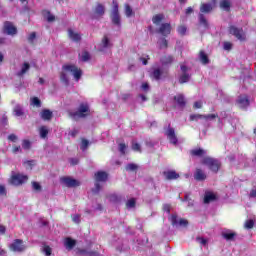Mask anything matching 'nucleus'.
Returning a JSON list of instances; mask_svg holds the SVG:
<instances>
[{
	"instance_id": "1",
	"label": "nucleus",
	"mask_w": 256,
	"mask_h": 256,
	"mask_svg": "<svg viewBox=\"0 0 256 256\" xmlns=\"http://www.w3.org/2000/svg\"><path fill=\"white\" fill-rule=\"evenodd\" d=\"M62 69L63 71L60 74V80L65 85H69V75H72L75 81H79L83 75L81 68L77 67L75 64H66Z\"/></svg>"
},
{
	"instance_id": "2",
	"label": "nucleus",
	"mask_w": 256,
	"mask_h": 256,
	"mask_svg": "<svg viewBox=\"0 0 256 256\" xmlns=\"http://www.w3.org/2000/svg\"><path fill=\"white\" fill-rule=\"evenodd\" d=\"M91 110L89 109V104L82 103L80 104L78 111L76 112H69V117L72 119H83V117H87L90 115Z\"/></svg>"
},
{
	"instance_id": "3",
	"label": "nucleus",
	"mask_w": 256,
	"mask_h": 256,
	"mask_svg": "<svg viewBox=\"0 0 256 256\" xmlns=\"http://www.w3.org/2000/svg\"><path fill=\"white\" fill-rule=\"evenodd\" d=\"M110 19L113 25H116V27H121V16L119 15V4H117V1L115 0H113L112 2V11H111Z\"/></svg>"
},
{
	"instance_id": "4",
	"label": "nucleus",
	"mask_w": 256,
	"mask_h": 256,
	"mask_svg": "<svg viewBox=\"0 0 256 256\" xmlns=\"http://www.w3.org/2000/svg\"><path fill=\"white\" fill-rule=\"evenodd\" d=\"M203 165H206L210 170H212L214 173H217L219 171V167H221V163L219 160L211 158V157H205L202 160Z\"/></svg>"
},
{
	"instance_id": "5",
	"label": "nucleus",
	"mask_w": 256,
	"mask_h": 256,
	"mask_svg": "<svg viewBox=\"0 0 256 256\" xmlns=\"http://www.w3.org/2000/svg\"><path fill=\"white\" fill-rule=\"evenodd\" d=\"M107 173L106 172H103V171H98L96 174H95V189L93 190L94 193H99V191L101 190V184L99 183H105V181H107Z\"/></svg>"
},
{
	"instance_id": "6",
	"label": "nucleus",
	"mask_w": 256,
	"mask_h": 256,
	"mask_svg": "<svg viewBox=\"0 0 256 256\" xmlns=\"http://www.w3.org/2000/svg\"><path fill=\"white\" fill-rule=\"evenodd\" d=\"M28 180H29V177H27V175H23L20 173L12 174L10 183L15 187H19V185H23V183H27Z\"/></svg>"
},
{
	"instance_id": "7",
	"label": "nucleus",
	"mask_w": 256,
	"mask_h": 256,
	"mask_svg": "<svg viewBox=\"0 0 256 256\" xmlns=\"http://www.w3.org/2000/svg\"><path fill=\"white\" fill-rule=\"evenodd\" d=\"M230 35H233L238 39V41H245L247 39V36L245 35V31H243V28H237L236 26H230L229 28Z\"/></svg>"
},
{
	"instance_id": "8",
	"label": "nucleus",
	"mask_w": 256,
	"mask_h": 256,
	"mask_svg": "<svg viewBox=\"0 0 256 256\" xmlns=\"http://www.w3.org/2000/svg\"><path fill=\"white\" fill-rule=\"evenodd\" d=\"M181 75L179 77V83H189V79H191V74L189 73V67L185 66V64H181Z\"/></svg>"
},
{
	"instance_id": "9",
	"label": "nucleus",
	"mask_w": 256,
	"mask_h": 256,
	"mask_svg": "<svg viewBox=\"0 0 256 256\" xmlns=\"http://www.w3.org/2000/svg\"><path fill=\"white\" fill-rule=\"evenodd\" d=\"M11 251H14V253H21V251H25L27 249V246L23 244V240L16 239L14 242L10 245Z\"/></svg>"
},
{
	"instance_id": "10",
	"label": "nucleus",
	"mask_w": 256,
	"mask_h": 256,
	"mask_svg": "<svg viewBox=\"0 0 256 256\" xmlns=\"http://www.w3.org/2000/svg\"><path fill=\"white\" fill-rule=\"evenodd\" d=\"M3 31L6 35H11L12 37L17 35V27L12 22H5Z\"/></svg>"
},
{
	"instance_id": "11",
	"label": "nucleus",
	"mask_w": 256,
	"mask_h": 256,
	"mask_svg": "<svg viewBox=\"0 0 256 256\" xmlns=\"http://www.w3.org/2000/svg\"><path fill=\"white\" fill-rule=\"evenodd\" d=\"M60 181L65 187H79L80 185L79 181L68 176L62 177Z\"/></svg>"
},
{
	"instance_id": "12",
	"label": "nucleus",
	"mask_w": 256,
	"mask_h": 256,
	"mask_svg": "<svg viewBox=\"0 0 256 256\" xmlns=\"http://www.w3.org/2000/svg\"><path fill=\"white\" fill-rule=\"evenodd\" d=\"M165 135L172 145H177L178 139L177 135L175 134V129L168 127L165 131Z\"/></svg>"
},
{
	"instance_id": "13",
	"label": "nucleus",
	"mask_w": 256,
	"mask_h": 256,
	"mask_svg": "<svg viewBox=\"0 0 256 256\" xmlns=\"http://www.w3.org/2000/svg\"><path fill=\"white\" fill-rule=\"evenodd\" d=\"M236 105L240 109H247L249 107V98H247V95H240L236 100Z\"/></svg>"
},
{
	"instance_id": "14",
	"label": "nucleus",
	"mask_w": 256,
	"mask_h": 256,
	"mask_svg": "<svg viewBox=\"0 0 256 256\" xmlns=\"http://www.w3.org/2000/svg\"><path fill=\"white\" fill-rule=\"evenodd\" d=\"M170 221L174 227H187V220L177 218V215H172Z\"/></svg>"
},
{
	"instance_id": "15",
	"label": "nucleus",
	"mask_w": 256,
	"mask_h": 256,
	"mask_svg": "<svg viewBox=\"0 0 256 256\" xmlns=\"http://www.w3.org/2000/svg\"><path fill=\"white\" fill-rule=\"evenodd\" d=\"M111 40H109V37L104 36L102 38L101 43L98 46L99 51L105 52L107 49H111Z\"/></svg>"
},
{
	"instance_id": "16",
	"label": "nucleus",
	"mask_w": 256,
	"mask_h": 256,
	"mask_svg": "<svg viewBox=\"0 0 256 256\" xmlns=\"http://www.w3.org/2000/svg\"><path fill=\"white\" fill-rule=\"evenodd\" d=\"M158 33H160L164 37H167V35H170L171 34V24H169V23L161 24L158 29Z\"/></svg>"
},
{
	"instance_id": "17",
	"label": "nucleus",
	"mask_w": 256,
	"mask_h": 256,
	"mask_svg": "<svg viewBox=\"0 0 256 256\" xmlns=\"http://www.w3.org/2000/svg\"><path fill=\"white\" fill-rule=\"evenodd\" d=\"M68 37L75 43H79V41H81V34L73 29H68Z\"/></svg>"
},
{
	"instance_id": "18",
	"label": "nucleus",
	"mask_w": 256,
	"mask_h": 256,
	"mask_svg": "<svg viewBox=\"0 0 256 256\" xmlns=\"http://www.w3.org/2000/svg\"><path fill=\"white\" fill-rule=\"evenodd\" d=\"M40 117L43 121H51L53 119V112L49 109H44L40 112Z\"/></svg>"
},
{
	"instance_id": "19",
	"label": "nucleus",
	"mask_w": 256,
	"mask_h": 256,
	"mask_svg": "<svg viewBox=\"0 0 256 256\" xmlns=\"http://www.w3.org/2000/svg\"><path fill=\"white\" fill-rule=\"evenodd\" d=\"M75 245H77V241H75L73 238L68 237L64 239V247L67 249V251H71Z\"/></svg>"
},
{
	"instance_id": "20",
	"label": "nucleus",
	"mask_w": 256,
	"mask_h": 256,
	"mask_svg": "<svg viewBox=\"0 0 256 256\" xmlns=\"http://www.w3.org/2000/svg\"><path fill=\"white\" fill-rule=\"evenodd\" d=\"M194 179L196 181H205L207 179V175L205 174V172L201 169H196L195 173H194Z\"/></svg>"
},
{
	"instance_id": "21",
	"label": "nucleus",
	"mask_w": 256,
	"mask_h": 256,
	"mask_svg": "<svg viewBox=\"0 0 256 256\" xmlns=\"http://www.w3.org/2000/svg\"><path fill=\"white\" fill-rule=\"evenodd\" d=\"M95 17H103L105 15V6L103 4H97L94 9Z\"/></svg>"
},
{
	"instance_id": "22",
	"label": "nucleus",
	"mask_w": 256,
	"mask_h": 256,
	"mask_svg": "<svg viewBox=\"0 0 256 256\" xmlns=\"http://www.w3.org/2000/svg\"><path fill=\"white\" fill-rule=\"evenodd\" d=\"M175 103L178 105V107H184L185 106V96L183 94H177L174 97Z\"/></svg>"
},
{
	"instance_id": "23",
	"label": "nucleus",
	"mask_w": 256,
	"mask_h": 256,
	"mask_svg": "<svg viewBox=\"0 0 256 256\" xmlns=\"http://www.w3.org/2000/svg\"><path fill=\"white\" fill-rule=\"evenodd\" d=\"M236 235L237 234L231 230H227L222 233V236L224 239H226V241H233Z\"/></svg>"
},
{
	"instance_id": "24",
	"label": "nucleus",
	"mask_w": 256,
	"mask_h": 256,
	"mask_svg": "<svg viewBox=\"0 0 256 256\" xmlns=\"http://www.w3.org/2000/svg\"><path fill=\"white\" fill-rule=\"evenodd\" d=\"M164 177L168 181H171L173 179H179V175L175 171H166V172H164Z\"/></svg>"
},
{
	"instance_id": "25",
	"label": "nucleus",
	"mask_w": 256,
	"mask_h": 256,
	"mask_svg": "<svg viewBox=\"0 0 256 256\" xmlns=\"http://www.w3.org/2000/svg\"><path fill=\"white\" fill-rule=\"evenodd\" d=\"M217 199V196L213 192H206L204 195V203H211Z\"/></svg>"
},
{
	"instance_id": "26",
	"label": "nucleus",
	"mask_w": 256,
	"mask_h": 256,
	"mask_svg": "<svg viewBox=\"0 0 256 256\" xmlns=\"http://www.w3.org/2000/svg\"><path fill=\"white\" fill-rule=\"evenodd\" d=\"M30 68H31V66L29 65V63L25 62L21 66V70L17 72V76L18 77H23V75H25V73H27V71H29Z\"/></svg>"
},
{
	"instance_id": "27",
	"label": "nucleus",
	"mask_w": 256,
	"mask_h": 256,
	"mask_svg": "<svg viewBox=\"0 0 256 256\" xmlns=\"http://www.w3.org/2000/svg\"><path fill=\"white\" fill-rule=\"evenodd\" d=\"M39 135L41 139H46L47 135H49V128L47 126H41L39 128Z\"/></svg>"
},
{
	"instance_id": "28",
	"label": "nucleus",
	"mask_w": 256,
	"mask_h": 256,
	"mask_svg": "<svg viewBox=\"0 0 256 256\" xmlns=\"http://www.w3.org/2000/svg\"><path fill=\"white\" fill-rule=\"evenodd\" d=\"M163 19H165V16L163 14H156L152 18V23H154V25H161Z\"/></svg>"
},
{
	"instance_id": "29",
	"label": "nucleus",
	"mask_w": 256,
	"mask_h": 256,
	"mask_svg": "<svg viewBox=\"0 0 256 256\" xmlns=\"http://www.w3.org/2000/svg\"><path fill=\"white\" fill-rule=\"evenodd\" d=\"M192 155H194L195 157H205V155H207V151L199 148V149H194L191 151Z\"/></svg>"
},
{
	"instance_id": "30",
	"label": "nucleus",
	"mask_w": 256,
	"mask_h": 256,
	"mask_svg": "<svg viewBox=\"0 0 256 256\" xmlns=\"http://www.w3.org/2000/svg\"><path fill=\"white\" fill-rule=\"evenodd\" d=\"M199 23L200 25H202V27H204V29H209V22L205 18V15L203 14L199 15Z\"/></svg>"
},
{
	"instance_id": "31",
	"label": "nucleus",
	"mask_w": 256,
	"mask_h": 256,
	"mask_svg": "<svg viewBox=\"0 0 256 256\" xmlns=\"http://www.w3.org/2000/svg\"><path fill=\"white\" fill-rule=\"evenodd\" d=\"M43 16L49 23L55 21V15L51 14V12L47 10L43 12Z\"/></svg>"
},
{
	"instance_id": "32",
	"label": "nucleus",
	"mask_w": 256,
	"mask_h": 256,
	"mask_svg": "<svg viewBox=\"0 0 256 256\" xmlns=\"http://www.w3.org/2000/svg\"><path fill=\"white\" fill-rule=\"evenodd\" d=\"M220 7L224 11H229V9H231V2H229V0H222L220 2Z\"/></svg>"
},
{
	"instance_id": "33",
	"label": "nucleus",
	"mask_w": 256,
	"mask_h": 256,
	"mask_svg": "<svg viewBox=\"0 0 256 256\" xmlns=\"http://www.w3.org/2000/svg\"><path fill=\"white\" fill-rule=\"evenodd\" d=\"M213 10V6L211 4H202L200 7L201 13H210Z\"/></svg>"
},
{
	"instance_id": "34",
	"label": "nucleus",
	"mask_w": 256,
	"mask_h": 256,
	"mask_svg": "<svg viewBox=\"0 0 256 256\" xmlns=\"http://www.w3.org/2000/svg\"><path fill=\"white\" fill-rule=\"evenodd\" d=\"M199 57L203 65H207V63H209V57H207V54H205V52L201 51Z\"/></svg>"
},
{
	"instance_id": "35",
	"label": "nucleus",
	"mask_w": 256,
	"mask_h": 256,
	"mask_svg": "<svg viewBox=\"0 0 256 256\" xmlns=\"http://www.w3.org/2000/svg\"><path fill=\"white\" fill-rule=\"evenodd\" d=\"M196 241L197 243H199V245H201V247H207V245L209 244V240L203 237H197Z\"/></svg>"
},
{
	"instance_id": "36",
	"label": "nucleus",
	"mask_w": 256,
	"mask_h": 256,
	"mask_svg": "<svg viewBox=\"0 0 256 256\" xmlns=\"http://www.w3.org/2000/svg\"><path fill=\"white\" fill-rule=\"evenodd\" d=\"M79 58L82 61H89V59H91V55H89V52L83 51L82 53L79 54Z\"/></svg>"
},
{
	"instance_id": "37",
	"label": "nucleus",
	"mask_w": 256,
	"mask_h": 256,
	"mask_svg": "<svg viewBox=\"0 0 256 256\" xmlns=\"http://www.w3.org/2000/svg\"><path fill=\"white\" fill-rule=\"evenodd\" d=\"M125 15L126 17H133V9L129 4H125Z\"/></svg>"
},
{
	"instance_id": "38",
	"label": "nucleus",
	"mask_w": 256,
	"mask_h": 256,
	"mask_svg": "<svg viewBox=\"0 0 256 256\" xmlns=\"http://www.w3.org/2000/svg\"><path fill=\"white\" fill-rule=\"evenodd\" d=\"M158 45H159L160 49H167V45H168L167 39L161 38L158 41Z\"/></svg>"
},
{
	"instance_id": "39",
	"label": "nucleus",
	"mask_w": 256,
	"mask_h": 256,
	"mask_svg": "<svg viewBox=\"0 0 256 256\" xmlns=\"http://www.w3.org/2000/svg\"><path fill=\"white\" fill-rule=\"evenodd\" d=\"M162 64L163 65H169V63H173V57L172 56H165L162 58Z\"/></svg>"
},
{
	"instance_id": "40",
	"label": "nucleus",
	"mask_w": 256,
	"mask_h": 256,
	"mask_svg": "<svg viewBox=\"0 0 256 256\" xmlns=\"http://www.w3.org/2000/svg\"><path fill=\"white\" fill-rule=\"evenodd\" d=\"M87 147H89V140H87V139H82L80 149H81L82 151H87Z\"/></svg>"
},
{
	"instance_id": "41",
	"label": "nucleus",
	"mask_w": 256,
	"mask_h": 256,
	"mask_svg": "<svg viewBox=\"0 0 256 256\" xmlns=\"http://www.w3.org/2000/svg\"><path fill=\"white\" fill-rule=\"evenodd\" d=\"M14 113H15L16 117L23 116V108H21V106H16L14 108Z\"/></svg>"
},
{
	"instance_id": "42",
	"label": "nucleus",
	"mask_w": 256,
	"mask_h": 256,
	"mask_svg": "<svg viewBox=\"0 0 256 256\" xmlns=\"http://www.w3.org/2000/svg\"><path fill=\"white\" fill-rule=\"evenodd\" d=\"M31 105L34 107H41V100H39L37 97H34L31 99Z\"/></svg>"
},
{
	"instance_id": "43",
	"label": "nucleus",
	"mask_w": 256,
	"mask_h": 256,
	"mask_svg": "<svg viewBox=\"0 0 256 256\" xmlns=\"http://www.w3.org/2000/svg\"><path fill=\"white\" fill-rule=\"evenodd\" d=\"M202 117L205 119V121H213V119H217L216 114L202 115Z\"/></svg>"
},
{
	"instance_id": "44",
	"label": "nucleus",
	"mask_w": 256,
	"mask_h": 256,
	"mask_svg": "<svg viewBox=\"0 0 256 256\" xmlns=\"http://www.w3.org/2000/svg\"><path fill=\"white\" fill-rule=\"evenodd\" d=\"M32 189L39 193L41 191V184L39 182H32Z\"/></svg>"
},
{
	"instance_id": "45",
	"label": "nucleus",
	"mask_w": 256,
	"mask_h": 256,
	"mask_svg": "<svg viewBox=\"0 0 256 256\" xmlns=\"http://www.w3.org/2000/svg\"><path fill=\"white\" fill-rule=\"evenodd\" d=\"M52 252H53V249H51V247L47 245L43 247V253H45L46 256H51Z\"/></svg>"
},
{
	"instance_id": "46",
	"label": "nucleus",
	"mask_w": 256,
	"mask_h": 256,
	"mask_svg": "<svg viewBox=\"0 0 256 256\" xmlns=\"http://www.w3.org/2000/svg\"><path fill=\"white\" fill-rule=\"evenodd\" d=\"M199 119H203V115L201 114L190 115V121H199Z\"/></svg>"
},
{
	"instance_id": "47",
	"label": "nucleus",
	"mask_w": 256,
	"mask_h": 256,
	"mask_svg": "<svg viewBox=\"0 0 256 256\" xmlns=\"http://www.w3.org/2000/svg\"><path fill=\"white\" fill-rule=\"evenodd\" d=\"M152 77L156 80L161 79V70L159 69L154 70Z\"/></svg>"
},
{
	"instance_id": "48",
	"label": "nucleus",
	"mask_w": 256,
	"mask_h": 256,
	"mask_svg": "<svg viewBox=\"0 0 256 256\" xmlns=\"http://www.w3.org/2000/svg\"><path fill=\"white\" fill-rule=\"evenodd\" d=\"M72 221L76 224L81 223V215L79 214H74L72 215Z\"/></svg>"
},
{
	"instance_id": "49",
	"label": "nucleus",
	"mask_w": 256,
	"mask_h": 256,
	"mask_svg": "<svg viewBox=\"0 0 256 256\" xmlns=\"http://www.w3.org/2000/svg\"><path fill=\"white\" fill-rule=\"evenodd\" d=\"M126 206L128 209H133V207H135V199L132 198V199L128 200L126 203Z\"/></svg>"
},
{
	"instance_id": "50",
	"label": "nucleus",
	"mask_w": 256,
	"mask_h": 256,
	"mask_svg": "<svg viewBox=\"0 0 256 256\" xmlns=\"http://www.w3.org/2000/svg\"><path fill=\"white\" fill-rule=\"evenodd\" d=\"M255 225V222H253V220H247L245 222V228L246 229H253V226Z\"/></svg>"
},
{
	"instance_id": "51",
	"label": "nucleus",
	"mask_w": 256,
	"mask_h": 256,
	"mask_svg": "<svg viewBox=\"0 0 256 256\" xmlns=\"http://www.w3.org/2000/svg\"><path fill=\"white\" fill-rule=\"evenodd\" d=\"M22 147L24 149H31V142L29 140H23L22 141Z\"/></svg>"
},
{
	"instance_id": "52",
	"label": "nucleus",
	"mask_w": 256,
	"mask_h": 256,
	"mask_svg": "<svg viewBox=\"0 0 256 256\" xmlns=\"http://www.w3.org/2000/svg\"><path fill=\"white\" fill-rule=\"evenodd\" d=\"M126 171H137V165L136 164H128L126 166Z\"/></svg>"
},
{
	"instance_id": "53",
	"label": "nucleus",
	"mask_w": 256,
	"mask_h": 256,
	"mask_svg": "<svg viewBox=\"0 0 256 256\" xmlns=\"http://www.w3.org/2000/svg\"><path fill=\"white\" fill-rule=\"evenodd\" d=\"M178 33L179 35H185V33H187V27L185 26L178 27Z\"/></svg>"
},
{
	"instance_id": "54",
	"label": "nucleus",
	"mask_w": 256,
	"mask_h": 256,
	"mask_svg": "<svg viewBox=\"0 0 256 256\" xmlns=\"http://www.w3.org/2000/svg\"><path fill=\"white\" fill-rule=\"evenodd\" d=\"M232 47H233V44H231V42H224L225 51H231Z\"/></svg>"
},
{
	"instance_id": "55",
	"label": "nucleus",
	"mask_w": 256,
	"mask_h": 256,
	"mask_svg": "<svg viewBox=\"0 0 256 256\" xmlns=\"http://www.w3.org/2000/svg\"><path fill=\"white\" fill-rule=\"evenodd\" d=\"M125 149H127V146L124 143L119 144V151L122 155H125Z\"/></svg>"
},
{
	"instance_id": "56",
	"label": "nucleus",
	"mask_w": 256,
	"mask_h": 256,
	"mask_svg": "<svg viewBox=\"0 0 256 256\" xmlns=\"http://www.w3.org/2000/svg\"><path fill=\"white\" fill-rule=\"evenodd\" d=\"M132 149H133V151L141 152V145H139L138 143H133Z\"/></svg>"
},
{
	"instance_id": "57",
	"label": "nucleus",
	"mask_w": 256,
	"mask_h": 256,
	"mask_svg": "<svg viewBox=\"0 0 256 256\" xmlns=\"http://www.w3.org/2000/svg\"><path fill=\"white\" fill-rule=\"evenodd\" d=\"M140 61H142L143 65H147V61H149V56L143 55L142 57H140Z\"/></svg>"
},
{
	"instance_id": "58",
	"label": "nucleus",
	"mask_w": 256,
	"mask_h": 256,
	"mask_svg": "<svg viewBox=\"0 0 256 256\" xmlns=\"http://www.w3.org/2000/svg\"><path fill=\"white\" fill-rule=\"evenodd\" d=\"M35 37H37V35L35 34V32H32L28 37V41L33 43V41H35Z\"/></svg>"
},
{
	"instance_id": "59",
	"label": "nucleus",
	"mask_w": 256,
	"mask_h": 256,
	"mask_svg": "<svg viewBox=\"0 0 256 256\" xmlns=\"http://www.w3.org/2000/svg\"><path fill=\"white\" fill-rule=\"evenodd\" d=\"M195 109H201L203 107V102L202 101H197L194 103Z\"/></svg>"
},
{
	"instance_id": "60",
	"label": "nucleus",
	"mask_w": 256,
	"mask_h": 256,
	"mask_svg": "<svg viewBox=\"0 0 256 256\" xmlns=\"http://www.w3.org/2000/svg\"><path fill=\"white\" fill-rule=\"evenodd\" d=\"M0 195H7V190L3 185L0 184Z\"/></svg>"
},
{
	"instance_id": "61",
	"label": "nucleus",
	"mask_w": 256,
	"mask_h": 256,
	"mask_svg": "<svg viewBox=\"0 0 256 256\" xmlns=\"http://www.w3.org/2000/svg\"><path fill=\"white\" fill-rule=\"evenodd\" d=\"M163 210L166 211V213H170L171 211V206L169 204H165L163 206Z\"/></svg>"
},
{
	"instance_id": "62",
	"label": "nucleus",
	"mask_w": 256,
	"mask_h": 256,
	"mask_svg": "<svg viewBox=\"0 0 256 256\" xmlns=\"http://www.w3.org/2000/svg\"><path fill=\"white\" fill-rule=\"evenodd\" d=\"M13 153H19L21 152V146H14L12 149Z\"/></svg>"
},
{
	"instance_id": "63",
	"label": "nucleus",
	"mask_w": 256,
	"mask_h": 256,
	"mask_svg": "<svg viewBox=\"0 0 256 256\" xmlns=\"http://www.w3.org/2000/svg\"><path fill=\"white\" fill-rule=\"evenodd\" d=\"M142 89H143V91H149V84L148 83H143L142 84Z\"/></svg>"
},
{
	"instance_id": "64",
	"label": "nucleus",
	"mask_w": 256,
	"mask_h": 256,
	"mask_svg": "<svg viewBox=\"0 0 256 256\" xmlns=\"http://www.w3.org/2000/svg\"><path fill=\"white\" fill-rule=\"evenodd\" d=\"M8 139H9V141L15 142V140L17 139V137L15 136V134H11V135L8 136Z\"/></svg>"
}]
</instances>
